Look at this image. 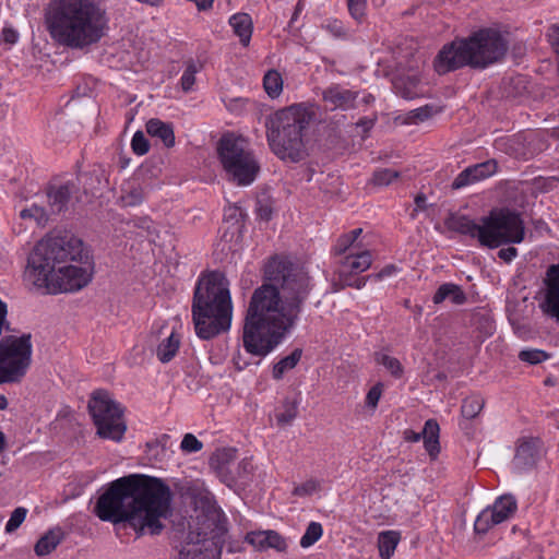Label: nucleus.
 <instances>
[{
	"label": "nucleus",
	"mask_w": 559,
	"mask_h": 559,
	"mask_svg": "<svg viewBox=\"0 0 559 559\" xmlns=\"http://www.w3.org/2000/svg\"><path fill=\"white\" fill-rule=\"evenodd\" d=\"M266 548H274L278 551L286 549L285 539L275 531H265Z\"/></svg>",
	"instance_id": "nucleus-45"
},
{
	"label": "nucleus",
	"mask_w": 559,
	"mask_h": 559,
	"mask_svg": "<svg viewBox=\"0 0 559 559\" xmlns=\"http://www.w3.org/2000/svg\"><path fill=\"white\" fill-rule=\"evenodd\" d=\"M217 153L229 180L238 186H249L255 180L260 165L242 136L223 135Z\"/></svg>",
	"instance_id": "nucleus-8"
},
{
	"label": "nucleus",
	"mask_w": 559,
	"mask_h": 559,
	"mask_svg": "<svg viewBox=\"0 0 559 559\" xmlns=\"http://www.w3.org/2000/svg\"><path fill=\"white\" fill-rule=\"evenodd\" d=\"M320 489V483L316 479H309L304 484L296 486L293 493L295 496H310Z\"/></svg>",
	"instance_id": "nucleus-46"
},
{
	"label": "nucleus",
	"mask_w": 559,
	"mask_h": 559,
	"mask_svg": "<svg viewBox=\"0 0 559 559\" xmlns=\"http://www.w3.org/2000/svg\"><path fill=\"white\" fill-rule=\"evenodd\" d=\"M83 241L71 234H49L40 239L27 258L26 278L50 294L76 292L92 280V272L81 265Z\"/></svg>",
	"instance_id": "nucleus-3"
},
{
	"label": "nucleus",
	"mask_w": 559,
	"mask_h": 559,
	"mask_svg": "<svg viewBox=\"0 0 559 559\" xmlns=\"http://www.w3.org/2000/svg\"><path fill=\"white\" fill-rule=\"evenodd\" d=\"M439 431L440 427L437 420L428 419L421 432L406 429L404 431V439L409 442H418L423 438L426 451L431 457H436L440 452Z\"/></svg>",
	"instance_id": "nucleus-16"
},
{
	"label": "nucleus",
	"mask_w": 559,
	"mask_h": 559,
	"mask_svg": "<svg viewBox=\"0 0 559 559\" xmlns=\"http://www.w3.org/2000/svg\"><path fill=\"white\" fill-rule=\"evenodd\" d=\"M325 27L336 37H342L346 34L342 22L336 20L328 23Z\"/></svg>",
	"instance_id": "nucleus-57"
},
{
	"label": "nucleus",
	"mask_w": 559,
	"mask_h": 559,
	"mask_svg": "<svg viewBox=\"0 0 559 559\" xmlns=\"http://www.w3.org/2000/svg\"><path fill=\"white\" fill-rule=\"evenodd\" d=\"M549 358V354L542 349L528 348L519 353V359L530 365L540 364Z\"/></svg>",
	"instance_id": "nucleus-36"
},
{
	"label": "nucleus",
	"mask_w": 559,
	"mask_h": 559,
	"mask_svg": "<svg viewBox=\"0 0 559 559\" xmlns=\"http://www.w3.org/2000/svg\"><path fill=\"white\" fill-rule=\"evenodd\" d=\"M88 411L100 438L116 442L122 440L127 431L123 408L107 391L98 390L92 394Z\"/></svg>",
	"instance_id": "nucleus-11"
},
{
	"label": "nucleus",
	"mask_w": 559,
	"mask_h": 559,
	"mask_svg": "<svg viewBox=\"0 0 559 559\" xmlns=\"http://www.w3.org/2000/svg\"><path fill=\"white\" fill-rule=\"evenodd\" d=\"M32 335H9L0 341V384L20 382L32 364Z\"/></svg>",
	"instance_id": "nucleus-9"
},
{
	"label": "nucleus",
	"mask_w": 559,
	"mask_h": 559,
	"mask_svg": "<svg viewBox=\"0 0 559 559\" xmlns=\"http://www.w3.org/2000/svg\"><path fill=\"white\" fill-rule=\"evenodd\" d=\"M376 361L382 365L394 378H401L404 369L400 360L386 354H377Z\"/></svg>",
	"instance_id": "nucleus-35"
},
{
	"label": "nucleus",
	"mask_w": 559,
	"mask_h": 559,
	"mask_svg": "<svg viewBox=\"0 0 559 559\" xmlns=\"http://www.w3.org/2000/svg\"><path fill=\"white\" fill-rule=\"evenodd\" d=\"M7 316H8V306L4 301H2L0 299V335L2 334L3 328L5 325H8Z\"/></svg>",
	"instance_id": "nucleus-58"
},
{
	"label": "nucleus",
	"mask_w": 559,
	"mask_h": 559,
	"mask_svg": "<svg viewBox=\"0 0 559 559\" xmlns=\"http://www.w3.org/2000/svg\"><path fill=\"white\" fill-rule=\"evenodd\" d=\"M450 299L452 304L461 306L466 302V295L461 286L453 283H444L440 285L432 297V301L436 305Z\"/></svg>",
	"instance_id": "nucleus-23"
},
{
	"label": "nucleus",
	"mask_w": 559,
	"mask_h": 559,
	"mask_svg": "<svg viewBox=\"0 0 559 559\" xmlns=\"http://www.w3.org/2000/svg\"><path fill=\"white\" fill-rule=\"evenodd\" d=\"M543 311L559 321V293H546Z\"/></svg>",
	"instance_id": "nucleus-38"
},
{
	"label": "nucleus",
	"mask_w": 559,
	"mask_h": 559,
	"mask_svg": "<svg viewBox=\"0 0 559 559\" xmlns=\"http://www.w3.org/2000/svg\"><path fill=\"white\" fill-rule=\"evenodd\" d=\"M357 124L364 127L365 130H368V129H370L372 127L373 121L372 120L360 119Z\"/></svg>",
	"instance_id": "nucleus-59"
},
{
	"label": "nucleus",
	"mask_w": 559,
	"mask_h": 559,
	"mask_svg": "<svg viewBox=\"0 0 559 559\" xmlns=\"http://www.w3.org/2000/svg\"><path fill=\"white\" fill-rule=\"evenodd\" d=\"M311 106L299 103L276 110L266 118V140L282 160L298 163L306 156V135L314 119Z\"/></svg>",
	"instance_id": "nucleus-7"
},
{
	"label": "nucleus",
	"mask_w": 559,
	"mask_h": 559,
	"mask_svg": "<svg viewBox=\"0 0 559 559\" xmlns=\"http://www.w3.org/2000/svg\"><path fill=\"white\" fill-rule=\"evenodd\" d=\"M260 216L265 219V221H269L271 218V210H267V209H261L260 210Z\"/></svg>",
	"instance_id": "nucleus-61"
},
{
	"label": "nucleus",
	"mask_w": 559,
	"mask_h": 559,
	"mask_svg": "<svg viewBox=\"0 0 559 559\" xmlns=\"http://www.w3.org/2000/svg\"><path fill=\"white\" fill-rule=\"evenodd\" d=\"M546 293H559V264H551L545 277Z\"/></svg>",
	"instance_id": "nucleus-40"
},
{
	"label": "nucleus",
	"mask_w": 559,
	"mask_h": 559,
	"mask_svg": "<svg viewBox=\"0 0 559 559\" xmlns=\"http://www.w3.org/2000/svg\"><path fill=\"white\" fill-rule=\"evenodd\" d=\"M180 347V337L175 332H171L164 338L156 349V356L163 364L169 362L178 353Z\"/></svg>",
	"instance_id": "nucleus-26"
},
{
	"label": "nucleus",
	"mask_w": 559,
	"mask_h": 559,
	"mask_svg": "<svg viewBox=\"0 0 559 559\" xmlns=\"http://www.w3.org/2000/svg\"><path fill=\"white\" fill-rule=\"evenodd\" d=\"M26 515H27L26 508L19 507L16 509H14L13 512L11 513L9 521L5 524V528H4L5 533L12 534L13 532H15L22 525V523L25 521Z\"/></svg>",
	"instance_id": "nucleus-39"
},
{
	"label": "nucleus",
	"mask_w": 559,
	"mask_h": 559,
	"mask_svg": "<svg viewBox=\"0 0 559 559\" xmlns=\"http://www.w3.org/2000/svg\"><path fill=\"white\" fill-rule=\"evenodd\" d=\"M263 86L271 98H276L283 91V79L276 70H269L263 78Z\"/></svg>",
	"instance_id": "nucleus-28"
},
{
	"label": "nucleus",
	"mask_w": 559,
	"mask_h": 559,
	"mask_svg": "<svg viewBox=\"0 0 559 559\" xmlns=\"http://www.w3.org/2000/svg\"><path fill=\"white\" fill-rule=\"evenodd\" d=\"M170 489L163 480L131 474L111 481L98 497L94 514L104 522L126 523L138 536L158 535L170 509Z\"/></svg>",
	"instance_id": "nucleus-2"
},
{
	"label": "nucleus",
	"mask_w": 559,
	"mask_h": 559,
	"mask_svg": "<svg viewBox=\"0 0 559 559\" xmlns=\"http://www.w3.org/2000/svg\"><path fill=\"white\" fill-rule=\"evenodd\" d=\"M44 25L58 45L83 50L107 35L109 16L102 0H49Z\"/></svg>",
	"instance_id": "nucleus-4"
},
{
	"label": "nucleus",
	"mask_w": 559,
	"mask_h": 559,
	"mask_svg": "<svg viewBox=\"0 0 559 559\" xmlns=\"http://www.w3.org/2000/svg\"><path fill=\"white\" fill-rule=\"evenodd\" d=\"M229 24L235 35L239 37L240 44L243 47L249 46L253 31L251 16L248 13H236L230 16Z\"/></svg>",
	"instance_id": "nucleus-20"
},
{
	"label": "nucleus",
	"mask_w": 559,
	"mask_h": 559,
	"mask_svg": "<svg viewBox=\"0 0 559 559\" xmlns=\"http://www.w3.org/2000/svg\"><path fill=\"white\" fill-rule=\"evenodd\" d=\"M49 214L50 213L45 207L33 204L31 207L22 210L20 217L23 219H34L37 225L45 226L49 219Z\"/></svg>",
	"instance_id": "nucleus-32"
},
{
	"label": "nucleus",
	"mask_w": 559,
	"mask_h": 559,
	"mask_svg": "<svg viewBox=\"0 0 559 559\" xmlns=\"http://www.w3.org/2000/svg\"><path fill=\"white\" fill-rule=\"evenodd\" d=\"M508 51V41L492 28H483L466 38L444 45L433 60L439 74L469 67L485 69L501 60Z\"/></svg>",
	"instance_id": "nucleus-6"
},
{
	"label": "nucleus",
	"mask_w": 559,
	"mask_h": 559,
	"mask_svg": "<svg viewBox=\"0 0 559 559\" xmlns=\"http://www.w3.org/2000/svg\"><path fill=\"white\" fill-rule=\"evenodd\" d=\"M201 66H198L193 60H189L186 64V69L180 79V86L185 93H189L193 90L195 83V75L200 71Z\"/></svg>",
	"instance_id": "nucleus-31"
},
{
	"label": "nucleus",
	"mask_w": 559,
	"mask_h": 559,
	"mask_svg": "<svg viewBox=\"0 0 559 559\" xmlns=\"http://www.w3.org/2000/svg\"><path fill=\"white\" fill-rule=\"evenodd\" d=\"M247 540L259 549H266V538L264 532H253L247 535Z\"/></svg>",
	"instance_id": "nucleus-52"
},
{
	"label": "nucleus",
	"mask_w": 559,
	"mask_h": 559,
	"mask_svg": "<svg viewBox=\"0 0 559 559\" xmlns=\"http://www.w3.org/2000/svg\"><path fill=\"white\" fill-rule=\"evenodd\" d=\"M485 401L479 395H472L463 400L461 413L467 419L475 418L483 409Z\"/></svg>",
	"instance_id": "nucleus-29"
},
{
	"label": "nucleus",
	"mask_w": 559,
	"mask_h": 559,
	"mask_svg": "<svg viewBox=\"0 0 559 559\" xmlns=\"http://www.w3.org/2000/svg\"><path fill=\"white\" fill-rule=\"evenodd\" d=\"M358 93L340 84H332L322 92V99L331 110H348L355 107Z\"/></svg>",
	"instance_id": "nucleus-17"
},
{
	"label": "nucleus",
	"mask_w": 559,
	"mask_h": 559,
	"mask_svg": "<svg viewBox=\"0 0 559 559\" xmlns=\"http://www.w3.org/2000/svg\"><path fill=\"white\" fill-rule=\"evenodd\" d=\"M400 177V173L397 170L391 168H382L376 170L372 176V183L374 186H389L395 179Z\"/></svg>",
	"instance_id": "nucleus-37"
},
{
	"label": "nucleus",
	"mask_w": 559,
	"mask_h": 559,
	"mask_svg": "<svg viewBox=\"0 0 559 559\" xmlns=\"http://www.w3.org/2000/svg\"><path fill=\"white\" fill-rule=\"evenodd\" d=\"M361 234V228H355L340 236L333 246L332 253L337 258L338 278L359 275L371 266L372 253L359 239Z\"/></svg>",
	"instance_id": "nucleus-10"
},
{
	"label": "nucleus",
	"mask_w": 559,
	"mask_h": 559,
	"mask_svg": "<svg viewBox=\"0 0 559 559\" xmlns=\"http://www.w3.org/2000/svg\"><path fill=\"white\" fill-rule=\"evenodd\" d=\"M481 222V246L498 248L506 243H520L524 239V226L520 215L508 209L493 210Z\"/></svg>",
	"instance_id": "nucleus-12"
},
{
	"label": "nucleus",
	"mask_w": 559,
	"mask_h": 559,
	"mask_svg": "<svg viewBox=\"0 0 559 559\" xmlns=\"http://www.w3.org/2000/svg\"><path fill=\"white\" fill-rule=\"evenodd\" d=\"M435 114L433 107L426 105L424 107L416 108L409 112V119L413 122H423L430 118Z\"/></svg>",
	"instance_id": "nucleus-49"
},
{
	"label": "nucleus",
	"mask_w": 559,
	"mask_h": 559,
	"mask_svg": "<svg viewBox=\"0 0 559 559\" xmlns=\"http://www.w3.org/2000/svg\"><path fill=\"white\" fill-rule=\"evenodd\" d=\"M401 540V533L397 531H383L378 535V549L381 559H391Z\"/></svg>",
	"instance_id": "nucleus-24"
},
{
	"label": "nucleus",
	"mask_w": 559,
	"mask_h": 559,
	"mask_svg": "<svg viewBox=\"0 0 559 559\" xmlns=\"http://www.w3.org/2000/svg\"><path fill=\"white\" fill-rule=\"evenodd\" d=\"M264 274L271 284L254 290L242 335L245 349L261 357L271 353L295 325L311 290L308 273L286 258H272Z\"/></svg>",
	"instance_id": "nucleus-1"
},
{
	"label": "nucleus",
	"mask_w": 559,
	"mask_h": 559,
	"mask_svg": "<svg viewBox=\"0 0 559 559\" xmlns=\"http://www.w3.org/2000/svg\"><path fill=\"white\" fill-rule=\"evenodd\" d=\"M476 182L489 178L495 175L498 169V164L495 159H488L472 166H468Z\"/></svg>",
	"instance_id": "nucleus-30"
},
{
	"label": "nucleus",
	"mask_w": 559,
	"mask_h": 559,
	"mask_svg": "<svg viewBox=\"0 0 559 559\" xmlns=\"http://www.w3.org/2000/svg\"><path fill=\"white\" fill-rule=\"evenodd\" d=\"M78 190L74 182L68 181L62 185L48 187L46 195L50 214H60L68 210L72 194Z\"/></svg>",
	"instance_id": "nucleus-18"
},
{
	"label": "nucleus",
	"mask_w": 559,
	"mask_h": 559,
	"mask_svg": "<svg viewBox=\"0 0 559 559\" xmlns=\"http://www.w3.org/2000/svg\"><path fill=\"white\" fill-rule=\"evenodd\" d=\"M425 202H426V197L424 194H418L415 198V203L418 207H424Z\"/></svg>",
	"instance_id": "nucleus-60"
},
{
	"label": "nucleus",
	"mask_w": 559,
	"mask_h": 559,
	"mask_svg": "<svg viewBox=\"0 0 559 559\" xmlns=\"http://www.w3.org/2000/svg\"><path fill=\"white\" fill-rule=\"evenodd\" d=\"M367 0H347V7L350 15L359 21L364 17Z\"/></svg>",
	"instance_id": "nucleus-48"
},
{
	"label": "nucleus",
	"mask_w": 559,
	"mask_h": 559,
	"mask_svg": "<svg viewBox=\"0 0 559 559\" xmlns=\"http://www.w3.org/2000/svg\"><path fill=\"white\" fill-rule=\"evenodd\" d=\"M302 356L301 348H295L288 356L280 359L272 369V377L275 380H282L284 374L290 370H293L298 362L300 361Z\"/></svg>",
	"instance_id": "nucleus-27"
},
{
	"label": "nucleus",
	"mask_w": 559,
	"mask_h": 559,
	"mask_svg": "<svg viewBox=\"0 0 559 559\" xmlns=\"http://www.w3.org/2000/svg\"><path fill=\"white\" fill-rule=\"evenodd\" d=\"M144 200V192L142 188H133L121 197V202L124 206L140 205Z\"/></svg>",
	"instance_id": "nucleus-42"
},
{
	"label": "nucleus",
	"mask_w": 559,
	"mask_h": 559,
	"mask_svg": "<svg viewBox=\"0 0 559 559\" xmlns=\"http://www.w3.org/2000/svg\"><path fill=\"white\" fill-rule=\"evenodd\" d=\"M145 127L146 132L151 136L159 139L166 147H173L175 145V133L171 123L152 118L146 122Z\"/></svg>",
	"instance_id": "nucleus-22"
},
{
	"label": "nucleus",
	"mask_w": 559,
	"mask_h": 559,
	"mask_svg": "<svg viewBox=\"0 0 559 559\" xmlns=\"http://www.w3.org/2000/svg\"><path fill=\"white\" fill-rule=\"evenodd\" d=\"M131 147L132 151L139 156H142L150 151L148 140L145 138L142 131H136L133 134L131 140Z\"/></svg>",
	"instance_id": "nucleus-41"
},
{
	"label": "nucleus",
	"mask_w": 559,
	"mask_h": 559,
	"mask_svg": "<svg viewBox=\"0 0 559 559\" xmlns=\"http://www.w3.org/2000/svg\"><path fill=\"white\" fill-rule=\"evenodd\" d=\"M191 312L195 333L202 340H211L230 328L231 297L222 273L212 272L199 278Z\"/></svg>",
	"instance_id": "nucleus-5"
},
{
	"label": "nucleus",
	"mask_w": 559,
	"mask_h": 559,
	"mask_svg": "<svg viewBox=\"0 0 559 559\" xmlns=\"http://www.w3.org/2000/svg\"><path fill=\"white\" fill-rule=\"evenodd\" d=\"M203 443L192 433H186L180 443V449L186 453H194L202 450Z\"/></svg>",
	"instance_id": "nucleus-43"
},
{
	"label": "nucleus",
	"mask_w": 559,
	"mask_h": 559,
	"mask_svg": "<svg viewBox=\"0 0 559 559\" xmlns=\"http://www.w3.org/2000/svg\"><path fill=\"white\" fill-rule=\"evenodd\" d=\"M66 534L60 526L47 531L35 544L34 551L38 557L51 554L64 539Z\"/></svg>",
	"instance_id": "nucleus-19"
},
{
	"label": "nucleus",
	"mask_w": 559,
	"mask_h": 559,
	"mask_svg": "<svg viewBox=\"0 0 559 559\" xmlns=\"http://www.w3.org/2000/svg\"><path fill=\"white\" fill-rule=\"evenodd\" d=\"M298 415V404L295 401L285 400L282 411L276 414L277 424L281 426L290 424Z\"/></svg>",
	"instance_id": "nucleus-34"
},
{
	"label": "nucleus",
	"mask_w": 559,
	"mask_h": 559,
	"mask_svg": "<svg viewBox=\"0 0 559 559\" xmlns=\"http://www.w3.org/2000/svg\"><path fill=\"white\" fill-rule=\"evenodd\" d=\"M420 80L416 74L400 75L393 81V87L401 97L414 99L423 93L419 87Z\"/></svg>",
	"instance_id": "nucleus-21"
},
{
	"label": "nucleus",
	"mask_w": 559,
	"mask_h": 559,
	"mask_svg": "<svg viewBox=\"0 0 559 559\" xmlns=\"http://www.w3.org/2000/svg\"><path fill=\"white\" fill-rule=\"evenodd\" d=\"M548 40L552 49L559 57V25H554L550 27L548 33Z\"/></svg>",
	"instance_id": "nucleus-54"
},
{
	"label": "nucleus",
	"mask_w": 559,
	"mask_h": 559,
	"mask_svg": "<svg viewBox=\"0 0 559 559\" xmlns=\"http://www.w3.org/2000/svg\"><path fill=\"white\" fill-rule=\"evenodd\" d=\"M383 384L381 382L374 384L366 395V406L374 409L378 406L382 395Z\"/></svg>",
	"instance_id": "nucleus-47"
},
{
	"label": "nucleus",
	"mask_w": 559,
	"mask_h": 559,
	"mask_svg": "<svg viewBox=\"0 0 559 559\" xmlns=\"http://www.w3.org/2000/svg\"><path fill=\"white\" fill-rule=\"evenodd\" d=\"M245 216V213L240 206L228 205L224 211V219L226 222L239 223Z\"/></svg>",
	"instance_id": "nucleus-50"
},
{
	"label": "nucleus",
	"mask_w": 559,
	"mask_h": 559,
	"mask_svg": "<svg viewBox=\"0 0 559 559\" xmlns=\"http://www.w3.org/2000/svg\"><path fill=\"white\" fill-rule=\"evenodd\" d=\"M397 271L396 266L393 264L385 265L379 272L368 275V278H373V281H381L384 277L391 276Z\"/></svg>",
	"instance_id": "nucleus-53"
},
{
	"label": "nucleus",
	"mask_w": 559,
	"mask_h": 559,
	"mask_svg": "<svg viewBox=\"0 0 559 559\" xmlns=\"http://www.w3.org/2000/svg\"><path fill=\"white\" fill-rule=\"evenodd\" d=\"M518 255L514 247L502 248L498 251V257L507 263H510Z\"/></svg>",
	"instance_id": "nucleus-55"
},
{
	"label": "nucleus",
	"mask_w": 559,
	"mask_h": 559,
	"mask_svg": "<svg viewBox=\"0 0 559 559\" xmlns=\"http://www.w3.org/2000/svg\"><path fill=\"white\" fill-rule=\"evenodd\" d=\"M176 537L182 540L179 549V559H218L221 551L213 539L206 538L201 532L177 531Z\"/></svg>",
	"instance_id": "nucleus-13"
},
{
	"label": "nucleus",
	"mask_w": 559,
	"mask_h": 559,
	"mask_svg": "<svg viewBox=\"0 0 559 559\" xmlns=\"http://www.w3.org/2000/svg\"><path fill=\"white\" fill-rule=\"evenodd\" d=\"M368 280H369L368 276L357 277V275H350V276H348V278H338L343 288L344 287H353L356 289H361L362 287H365Z\"/></svg>",
	"instance_id": "nucleus-51"
},
{
	"label": "nucleus",
	"mask_w": 559,
	"mask_h": 559,
	"mask_svg": "<svg viewBox=\"0 0 559 559\" xmlns=\"http://www.w3.org/2000/svg\"><path fill=\"white\" fill-rule=\"evenodd\" d=\"M5 447V436L2 431H0V452L4 450Z\"/></svg>",
	"instance_id": "nucleus-63"
},
{
	"label": "nucleus",
	"mask_w": 559,
	"mask_h": 559,
	"mask_svg": "<svg viewBox=\"0 0 559 559\" xmlns=\"http://www.w3.org/2000/svg\"><path fill=\"white\" fill-rule=\"evenodd\" d=\"M1 37L4 43L15 44L19 39V33L13 27H4Z\"/></svg>",
	"instance_id": "nucleus-56"
},
{
	"label": "nucleus",
	"mask_w": 559,
	"mask_h": 559,
	"mask_svg": "<svg viewBox=\"0 0 559 559\" xmlns=\"http://www.w3.org/2000/svg\"><path fill=\"white\" fill-rule=\"evenodd\" d=\"M8 407V400L4 395L0 394V411H3Z\"/></svg>",
	"instance_id": "nucleus-62"
},
{
	"label": "nucleus",
	"mask_w": 559,
	"mask_h": 559,
	"mask_svg": "<svg viewBox=\"0 0 559 559\" xmlns=\"http://www.w3.org/2000/svg\"><path fill=\"white\" fill-rule=\"evenodd\" d=\"M323 534V528L319 522H310L306 528L305 534L300 538V546L302 548H309L316 544Z\"/></svg>",
	"instance_id": "nucleus-33"
},
{
	"label": "nucleus",
	"mask_w": 559,
	"mask_h": 559,
	"mask_svg": "<svg viewBox=\"0 0 559 559\" xmlns=\"http://www.w3.org/2000/svg\"><path fill=\"white\" fill-rule=\"evenodd\" d=\"M450 228L462 235H467L472 238H477L480 242V234L483 233V223L477 224L475 221L466 216L453 217L450 221Z\"/></svg>",
	"instance_id": "nucleus-25"
},
{
	"label": "nucleus",
	"mask_w": 559,
	"mask_h": 559,
	"mask_svg": "<svg viewBox=\"0 0 559 559\" xmlns=\"http://www.w3.org/2000/svg\"><path fill=\"white\" fill-rule=\"evenodd\" d=\"M238 103H242V99H240V98L231 99V100H229V103H228V104H226V107H227L229 110H231V104H235V105H236V104H238Z\"/></svg>",
	"instance_id": "nucleus-64"
},
{
	"label": "nucleus",
	"mask_w": 559,
	"mask_h": 559,
	"mask_svg": "<svg viewBox=\"0 0 559 559\" xmlns=\"http://www.w3.org/2000/svg\"><path fill=\"white\" fill-rule=\"evenodd\" d=\"M476 180L473 177V174L468 167H466L464 170H462L455 179L451 183V188L453 190H459L464 187L471 186L475 183Z\"/></svg>",
	"instance_id": "nucleus-44"
},
{
	"label": "nucleus",
	"mask_w": 559,
	"mask_h": 559,
	"mask_svg": "<svg viewBox=\"0 0 559 559\" xmlns=\"http://www.w3.org/2000/svg\"><path fill=\"white\" fill-rule=\"evenodd\" d=\"M540 457V440L536 438H525L521 440L513 457V466L519 472L533 468Z\"/></svg>",
	"instance_id": "nucleus-15"
},
{
	"label": "nucleus",
	"mask_w": 559,
	"mask_h": 559,
	"mask_svg": "<svg viewBox=\"0 0 559 559\" xmlns=\"http://www.w3.org/2000/svg\"><path fill=\"white\" fill-rule=\"evenodd\" d=\"M518 509L516 499L504 495L496 499L492 506L484 509L475 520L474 530L477 534H486L495 525L512 518Z\"/></svg>",
	"instance_id": "nucleus-14"
}]
</instances>
